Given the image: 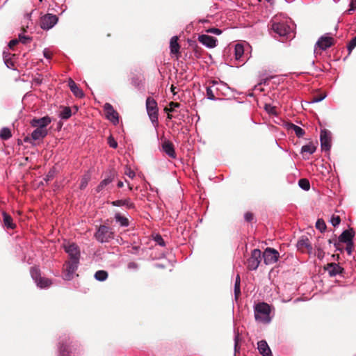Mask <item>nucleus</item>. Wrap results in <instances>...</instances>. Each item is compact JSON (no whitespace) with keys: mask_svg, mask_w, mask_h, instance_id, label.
<instances>
[{"mask_svg":"<svg viewBox=\"0 0 356 356\" xmlns=\"http://www.w3.org/2000/svg\"><path fill=\"white\" fill-rule=\"evenodd\" d=\"M180 106V104L177 102H171L169 104V108H165V111L168 113L173 112L175 108H179Z\"/></svg>","mask_w":356,"mask_h":356,"instance_id":"nucleus-41","label":"nucleus"},{"mask_svg":"<svg viewBox=\"0 0 356 356\" xmlns=\"http://www.w3.org/2000/svg\"><path fill=\"white\" fill-rule=\"evenodd\" d=\"M208 33H213V34H216V35H220L222 33V31L219 29H217V28H211V29H209L208 31H207Z\"/></svg>","mask_w":356,"mask_h":356,"instance_id":"nucleus-54","label":"nucleus"},{"mask_svg":"<svg viewBox=\"0 0 356 356\" xmlns=\"http://www.w3.org/2000/svg\"><path fill=\"white\" fill-rule=\"evenodd\" d=\"M316 151V147L312 144L309 143L305 145H303L301 148L302 153H308L309 154H312Z\"/></svg>","mask_w":356,"mask_h":356,"instance_id":"nucleus-35","label":"nucleus"},{"mask_svg":"<svg viewBox=\"0 0 356 356\" xmlns=\"http://www.w3.org/2000/svg\"><path fill=\"white\" fill-rule=\"evenodd\" d=\"M146 110L152 123L157 127L159 124V110L156 102L151 97L146 99Z\"/></svg>","mask_w":356,"mask_h":356,"instance_id":"nucleus-4","label":"nucleus"},{"mask_svg":"<svg viewBox=\"0 0 356 356\" xmlns=\"http://www.w3.org/2000/svg\"><path fill=\"white\" fill-rule=\"evenodd\" d=\"M162 149L170 158L175 159L176 157L174 145L169 140H165L163 143Z\"/></svg>","mask_w":356,"mask_h":356,"instance_id":"nucleus-21","label":"nucleus"},{"mask_svg":"<svg viewBox=\"0 0 356 356\" xmlns=\"http://www.w3.org/2000/svg\"><path fill=\"white\" fill-rule=\"evenodd\" d=\"M325 270L328 273L330 277H335L343 273V268H341L339 264L330 263L325 267Z\"/></svg>","mask_w":356,"mask_h":356,"instance_id":"nucleus-15","label":"nucleus"},{"mask_svg":"<svg viewBox=\"0 0 356 356\" xmlns=\"http://www.w3.org/2000/svg\"><path fill=\"white\" fill-rule=\"evenodd\" d=\"M128 268L129 269H136L138 268V265L135 262H130L128 264Z\"/></svg>","mask_w":356,"mask_h":356,"instance_id":"nucleus-60","label":"nucleus"},{"mask_svg":"<svg viewBox=\"0 0 356 356\" xmlns=\"http://www.w3.org/2000/svg\"><path fill=\"white\" fill-rule=\"evenodd\" d=\"M175 90H176V87H175V86H174L173 85H172V86H171V87H170V90H171V92H172L173 95H176V91H175Z\"/></svg>","mask_w":356,"mask_h":356,"instance_id":"nucleus-62","label":"nucleus"},{"mask_svg":"<svg viewBox=\"0 0 356 356\" xmlns=\"http://www.w3.org/2000/svg\"><path fill=\"white\" fill-rule=\"evenodd\" d=\"M154 240L160 246L163 247V246L165 245V241H164V240L163 239L162 236L160 234H156L154 236Z\"/></svg>","mask_w":356,"mask_h":356,"instance_id":"nucleus-43","label":"nucleus"},{"mask_svg":"<svg viewBox=\"0 0 356 356\" xmlns=\"http://www.w3.org/2000/svg\"><path fill=\"white\" fill-rule=\"evenodd\" d=\"M261 256L266 265H271L276 263L279 259L280 253L274 248H267Z\"/></svg>","mask_w":356,"mask_h":356,"instance_id":"nucleus-8","label":"nucleus"},{"mask_svg":"<svg viewBox=\"0 0 356 356\" xmlns=\"http://www.w3.org/2000/svg\"><path fill=\"white\" fill-rule=\"evenodd\" d=\"M316 228L318 229L321 232H323L325 231L327 226L325 222L323 219H318L316 222Z\"/></svg>","mask_w":356,"mask_h":356,"instance_id":"nucleus-40","label":"nucleus"},{"mask_svg":"<svg viewBox=\"0 0 356 356\" xmlns=\"http://www.w3.org/2000/svg\"><path fill=\"white\" fill-rule=\"evenodd\" d=\"M12 136L11 131L8 127H3L0 130V138L3 140H8Z\"/></svg>","mask_w":356,"mask_h":356,"instance_id":"nucleus-34","label":"nucleus"},{"mask_svg":"<svg viewBox=\"0 0 356 356\" xmlns=\"http://www.w3.org/2000/svg\"><path fill=\"white\" fill-rule=\"evenodd\" d=\"M355 236V232L353 229L344 230L339 237V241L341 243H348L353 241Z\"/></svg>","mask_w":356,"mask_h":356,"instance_id":"nucleus-20","label":"nucleus"},{"mask_svg":"<svg viewBox=\"0 0 356 356\" xmlns=\"http://www.w3.org/2000/svg\"><path fill=\"white\" fill-rule=\"evenodd\" d=\"M3 220L4 225L8 229H15L16 225L13 222V218L7 214L6 213H3Z\"/></svg>","mask_w":356,"mask_h":356,"instance_id":"nucleus-28","label":"nucleus"},{"mask_svg":"<svg viewBox=\"0 0 356 356\" xmlns=\"http://www.w3.org/2000/svg\"><path fill=\"white\" fill-rule=\"evenodd\" d=\"M43 55L44 56L47 58V59H50L51 58V52L49 49H44V51H43Z\"/></svg>","mask_w":356,"mask_h":356,"instance_id":"nucleus-58","label":"nucleus"},{"mask_svg":"<svg viewBox=\"0 0 356 356\" xmlns=\"http://www.w3.org/2000/svg\"><path fill=\"white\" fill-rule=\"evenodd\" d=\"M207 97L210 100H216L215 97V88L212 87V84L207 87L206 89Z\"/></svg>","mask_w":356,"mask_h":356,"instance_id":"nucleus-37","label":"nucleus"},{"mask_svg":"<svg viewBox=\"0 0 356 356\" xmlns=\"http://www.w3.org/2000/svg\"><path fill=\"white\" fill-rule=\"evenodd\" d=\"M108 144L111 147L114 149L117 148L118 147V143L112 136H110L108 138Z\"/></svg>","mask_w":356,"mask_h":356,"instance_id":"nucleus-46","label":"nucleus"},{"mask_svg":"<svg viewBox=\"0 0 356 356\" xmlns=\"http://www.w3.org/2000/svg\"><path fill=\"white\" fill-rule=\"evenodd\" d=\"M48 134L47 129H41L36 128L31 133V138L33 140H41L45 138Z\"/></svg>","mask_w":356,"mask_h":356,"instance_id":"nucleus-24","label":"nucleus"},{"mask_svg":"<svg viewBox=\"0 0 356 356\" xmlns=\"http://www.w3.org/2000/svg\"><path fill=\"white\" fill-rule=\"evenodd\" d=\"M326 97V95L314 97L312 101V103L320 102Z\"/></svg>","mask_w":356,"mask_h":356,"instance_id":"nucleus-53","label":"nucleus"},{"mask_svg":"<svg viewBox=\"0 0 356 356\" xmlns=\"http://www.w3.org/2000/svg\"><path fill=\"white\" fill-rule=\"evenodd\" d=\"M114 237L115 234L113 229L104 225L99 226L94 234V238L100 243H108Z\"/></svg>","mask_w":356,"mask_h":356,"instance_id":"nucleus-3","label":"nucleus"},{"mask_svg":"<svg viewBox=\"0 0 356 356\" xmlns=\"http://www.w3.org/2000/svg\"><path fill=\"white\" fill-rule=\"evenodd\" d=\"M19 40L23 44H27L28 42L31 41V38L27 35H24L22 34L19 35Z\"/></svg>","mask_w":356,"mask_h":356,"instance_id":"nucleus-47","label":"nucleus"},{"mask_svg":"<svg viewBox=\"0 0 356 356\" xmlns=\"http://www.w3.org/2000/svg\"><path fill=\"white\" fill-rule=\"evenodd\" d=\"M238 283L240 284L241 283V279H240V275L238 274L236 277V280H235V283Z\"/></svg>","mask_w":356,"mask_h":356,"instance_id":"nucleus-63","label":"nucleus"},{"mask_svg":"<svg viewBox=\"0 0 356 356\" xmlns=\"http://www.w3.org/2000/svg\"><path fill=\"white\" fill-rule=\"evenodd\" d=\"M67 339L68 337L65 335L60 338V341L58 343L60 356H70L68 345L67 344Z\"/></svg>","mask_w":356,"mask_h":356,"instance_id":"nucleus-17","label":"nucleus"},{"mask_svg":"<svg viewBox=\"0 0 356 356\" xmlns=\"http://www.w3.org/2000/svg\"><path fill=\"white\" fill-rule=\"evenodd\" d=\"M330 222L333 227H337L340 224L341 218L339 216L332 215L330 220Z\"/></svg>","mask_w":356,"mask_h":356,"instance_id":"nucleus-42","label":"nucleus"},{"mask_svg":"<svg viewBox=\"0 0 356 356\" xmlns=\"http://www.w3.org/2000/svg\"><path fill=\"white\" fill-rule=\"evenodd\" d=\"M211 84H212V87L215 88V91L217 95H219V92H221L223 95L226 94V90H228L230 89V88L228 86V85L222 81H212L211 82Z\"/></svg>","mask_w":356,"mask_h":356,"instance_id":"nucleus-18","label":"nucleus"},{"mask_svg":"<svg viewBox=\"0 0 356 356\" xmlns=\"http://www.w3.org/2000/svg\"><path fill=\"white\" fill-rule=\"evenodd\" d=\"M65 251L68 254L70 259L80 260V250L76 244L74 243H68L64 245Z\"/></svg>","mask_w":356,"mask_h":356,"instance_id":"nucleus-12","label":"nucleus"},{"mask_svg":"<svg viewBox=\"0 0 356 356\" xmlns=\"http://www.w3.org/2000/svg\"><path fill=\"white\" fill-rule=\"evenodd\" d=\"M51 119L49 116H44L40 118H33L31 121V125L41 129H47V127L51 123Z\"/></svg>","mask_w":356,"mask_h":356,"instance_id":"nucleus-13","label":"nucleus"},{"mask_svg":"<svg viewBox=\"0 0 356 356\" xmlns=\"http://www.w3.org/2000/svg\"><path fill=\"white\" fill-rule=\"evenodd\" d=\"M288 127L289 129H292L294 131L296 136H298V138L302 137L305 134L303 129H302L300 127L296 125L293 123L289 124Z\"/></svg>","mask_w":356,"mask_h":356,"instance_id":"nucleus-29","label":"nucleus"},{"mask_svg":"<svg viewBox=\"0 0 356 356\" xmlns=\"http://www.w3.org/2000/svg\"><path fill=\"white\" fill-rule=\"evenodd\" d=\"M89 177L88 176H84L82 177L80 183V189L83 190L87 186L88 181H89Z\"/></svg>","mask_w":356,"mask_h":356,"instance_id":"nucleus-45","label":"nucleus"},{"mask_svg":"<svg viewBox=\"0 0 356 356\" xmlns=\"http://www.w3.org/2000/svg\"><path fill=\"white\" fill-rule=\"evenodd\" d=\"M68 86L70 88L71 92L75 97L78 98L83 97L84 93L83 90L78 87L76 83L72 79H69Z\"/></svg>","mask_w":356,"mask_h":356,"instance_id":"nucleus-22","label":"nucleus"},{"mask_svg":"<svg viewBox=\"0 0 356 356\" xmlns=\"http://www.w3.org/2000/svg\"><path fill=\"white\" fill-rule=\"evenodd\" d=\"M58 17L54 14L47 13L40 17V27L43 30H49L58 22Z\"/></svg>","mask_w":356,"mask_h":356,"instance_id":"nucleus-7","label":"nucleus"},{"mask_svg":"<svg viewBox=\"0 0 356 356\" xmlns=\"http://www.w3.org/2000/svg\"><path fill=\"white\" fill-rule=\"evenodd\" d=\"M346 250L348 253V255H350L353 252V247H354V245H353V241L350 242V243H346Z\"/></svg>","mask_w":356,"mask_h":356,"instance_id":"nucleus-52","label":"nucleus"},{"mask_svg":"<svg viewBox=\"0 0 356 356\" xmlns=\"http://www.w3.org/2000/svg\"><path fill=\"white\" fill-rule=\"evenodd\" d=\"M114 219L121 227H127L129 225L128 218L125 216H122L120 213H116L115 214Z\"/></svg>","mask_w":356,"mask_h":356,"instance_id":"nucleus-27","label":"nucleus"},{"mask_svg":"<svg viewBox=\"0 0 356 356\" xmlns=\"http://www.w3.org/2000/svg\"><path fill=\"white\" fill-rule=\"evenodd\" d=\"M180 46L178 43V37L173 36L171 38L170 41V49L172 54H178L179 51Z\"/></svg>","mask_w":356,"mask_h":356,"instance_id":"nucleus-26","label":"nucleus"},{"mask_svg":"<svg viewBox=\"0 0 356 356\" xmlns=\"http://www.w3.org/2000/svg\"><path fill=\"white\" fill-rule=\"evenodd\" d=\"M356 9V0H351L350 3V8L347 10L348 14H351L352 12Z\"/></svg>","mask_w":356,"mask_h":356,"instance_id":"nucleus-50","label":"nucleus"},{"mask_svg":"<svg viewBox=\"0 0 356 356\" xmlns=\"http://www.w3.org/2000/svg\"><path fill=\"white\" fill-rule=\"evenodd\" d=\"M244 218L247 222H251L253 220V215L250 212H246L244 215Z\"/></svg>","mask_w":356,"mask_h":356,"instance_id":"nucleus-55","label":"nucleus"},{"mask_svg":"<svg viewBox=\"0 0 356 356\" xmlns=\"http://www.w3.org/2000/svg\"><path fill=\"white\" fill-rule=\"evenodd\" d=\"M95 278L100 282H104L108 278V273L106 270H97L94 275Z\"/></svg>","mask_w":356,"mask_h":356,"instance_id":"nucleus-32","label":"nucleus"},{"mask_svg":"<svg viewBox=\"0 0 356 356\" xmlns=\"http://www.w3.org/2000/svg\"><path fill=\"white\" fill-rule=\"evenodd\" d=\"M104 110L106 112V118L113 124H118L119 122V115L113 106L109 103H106L104 105Z\"/></svg>","mask_w":356,"mask_h":356,"instance_id":"nucleus-11","label":"nucleus"},{"mask_svg":"<svg viewBox=\"0 0 356 356\" xmlns=\"http://www.w3.org/2000/svg\"><path fill=\"white\" fill-rule=\"evenodd\" d=\"M18 42L19 40L17 39L11 40L8 43L9 48L13 49Z\"/></svg>","mask_w":356,"mask_h":356,"instance_id":"nucleus-57","label":"nucleus"},{"mask_svg":"<svg viewBox=\"0 0 356 356\" xmlns=\"http://www.w3.org/2000/svg\"><path fill=\"white\" fill-rule=\"evenodd\" d=\"M244 54V47L241 44H236L234 47L236 60H240Z\"/></svg>","mask_w":356,"mask_h":356,"instance_id":"nucleus-31","label":"nucleus"},{"mask_svg":"<svg viewBox=\"0 0 356 356\" xmlns=\"http://www.w3.org/2000/svg\"><path fill=\"white\" fill-rule=\"evenodd\" d=\"M254 314L255 321L264 324L270 323L272 318L270 317V307L266 302H259L254 307Z\"/></svg>","mask_w":356,"mask_h":356,"instance_id":"nucleus-2","label":"nucleus"},{"mask_svg":"<svg viewBox=\"0 0 356 356\" xmlns=\"http://www.w3.org/2000/svg\"><path fill=\"white\" fill-rule=\"evenodd\" d=\"M124 174L131 179H134L136 176L135 172L128 167L126 168Z\"/></svg>","mask_w":356,"mask_h":356,"instance_id":"nucleus-49","label":"nucleus"},{"mask_svg":"<svg viewBox=\"0 0 356 356\" xmlns=\"http://www.w3.org/2000/svg\"><path fill=\"white\" fill-rule=\"evenodd\" d=\"M261 261V251L259 249H254L251 252L250 258L247 260V267L250 270H255L259 267Z\"/></svg>","mask_w":356,"mask_h":356,"instance_id":"nucleus-6","label":"nucleus"},{"mask_svg":"<svg viewBox=\"0 0 356 356\" xmlns=\"http://www.w3.org/2000/svg\"><path fill=\"white\" fill-rule=\"evenodd\" d=\"M321 36L316 43L314 54H318V50H325L333 44V38L327 35Z\"/></svg>","mask_w":356,"mask_h":356,"instance_id":"nucleus-9","label":"nucleus"},{"mask_svg":"<svg viewBox=\"0 0 356 356\" xmlns=\"http://www.w3.org/2000/svg\"><path fill=\"white\" fill-rule=\"evenodd\" d=\"M72 115V111L70 107H65L60 112L59 116L63 120H67Z\"/></svg>","mask_w":356,"mask_h":356,"instance_id":"nucleus-36","label":"nucleus"},{"mask_svg":"<svg viewBox=\"0 0 356 356\" xmlns=\"http://www.w3.org/2000/svg\"><path fill=\"white\" fill-rule=\"evenodd\" d=\"M238 340H239V335H238V333H237L234 336V356H236V353L239 351Z\"/></svg>","mask_w":356,"mask_h":356,"instance_id":"nucleus-48","label":"nucleus"},{"mask_svg":"<svg viewBox=\"0 0 356 356\" xmlns=\"http://www.w3.org/2000/svg\"><path fill=\"white\" fill-rule=\"evenodd\" d=\"M79 264V259H70L66 262L63 275L64 280L70 281L73 279L74 275L78 269Z\"/></svg>","mask_w":356,"mask_h":356,"instance_id":"nucleus-5","label":"nucleus"},{"mask_svg":"<svg viewBox=\"0 0 356 356\" xmlns=\"http://www.w3.org/2000/svg\"><path fill=\"white\" fill-rule=\"evenodd\" d=\"M131 83L136 88H138L140 86V82L137 79L135 78L132 79Z\"/></svg>","mask_w":356,"mask_h":356,"instance_id":"nucleus-61","label":"nucleus"},{"mask_svg":"<svg viewBox=\"0 0 356 356\" xmlns=\"http://www.w3.org/2000/svg\"><path fill=\"white\" fill-rule=\"evenodd\" d=\"M3 60L5 65L8 67L11 68L14 66V63L10 58V54L6 53L5 51L3 52Z\"/></svg>","mask_w":356,"mask_h":356,"instance_id":"nucleus-38","label":"nucleus"},{"mask_svg":"<svg viewBox=\"0 0 356 356\" xmlns=\"http://www.w3.org/2000/svg\"><path fill=\"white\" fill-rule=\"evenodd\" d=\"M257 348L262 356H273L271 350L265 340H261L257 343Z\"/></svg>","mask_w":356,"mask_h":356,"instance_id":"nucleus-19","label":"nucleus"},{"mask_svg":"<svg viewBox=\"0 0 356 356\" xmlns=\"http://www.w3.org/2000/svg\"><path fill=\"white\" fill-rule=\"evenodd\" d=\"M297 248L298 250H303L306 248L309 252L312 250V246L309 243V238L307 236H301L297 242Z\"/></svg>","mask_w":356,"mask_h":356,"instance_id":"nucleus-23","label":"nucleus"},{"mask_svg":"<svg viewBox=\"0 0 356 356\" xmlns=\"http://www.w3.org/2000/svg\"><path fill=\"white\" fill-rule=\"evenodd\" d=\"M35 284L40 289H45L49 287L52 282L51 280L48 278L40 277L38 282Z\"/></svg>","mask_w":356,"mask_h":356,"instance_id":"nucleus-30","label":"nucleus"},{"mask_svg":"<svg viewBox=\"0 0 356 356\" xmlns=\"http://www.w3.org/2000/svg\"><path fill=\"white\" fill-rule=\"evenodd\" d=\"M356 47V35L349 42L347 45V49L349 54Z\"/></svg>","mask_w":356,"mask_h":356,"instance_id":"nucleus-44","label":"nucleus"},{"mask_svg":"<svg viewBox=\"0 0 356 356\" xmlns=\"http://www.w3.org/2000/svg\"><path fill=\"white\" fill-rule=\"evenodd\" d=\"M114 179V175L113 174H110L107 177L104 178L97 186L95 191L97 193H99L104 189L106 186L113 182Z\"/></svg>","mask_w":356,"mask_h":356,"instance_id":"nucleus-25","label":"nucleus"},{"mask_svg":"<svg viewBox=\"0 0 356 356\" xmlns=\"http://www.w3.org/2000/svg\"><path fill=\"white\" fill-rule=\"evenodd\" d=\"M320 141L322 150L329 152L331 148V132L327 129H322L321 131Z\"/></svg>","mask_w":356,"mask_h":356,"instance_id":"nucleus-10","label":"nucleus"},{"mask_svg":"<svg viewBox=\"0 0 356 356\" xmlns=\"http://www.w3.org/2000/svg\"><path fill=\"white\" fill-rule=\"evenodd\" d=\"M265 110L268 113L273 114L275 113V107L272 106L270 104H266L265 106Z\"/></svg>","mask_w":356,"mask_h":356,"instance_id":"nucleus-56","label":"nucleus"},{"mask_svg":"<svg viewBox=\"0 0 356 356\" xmlns=\"http://www.w3.org/2000/svg\"><path fill=\"white\" fill-rule=\"evenodd\" d=\"M298 186L305 191H308L310 188L309 181L306 179H300L298 181Z\"/></svg>","mask_w":356,"mask_h":356,"instance_id":"nucleus-39","label":"nucleus"},{"mask_svg":"<svg viewBox=\"0 0 356 356\" xmlns=\"http://www.w3.org/2000/svg\"><path fill=\"white\" fill-rule=\"evenodd\" d=\"M317 257L318 259H322L324 257V252L322 249L318 248L317 252Z\"/></svg>","mask_w":356,"mask_h":356,"instance_id":"nucleus-59","label":"nucleus"},{"mask_svg":"<svg viewBox=\"0 0 356 356\" xmlns=\"http://www.w3.org/2000/svg\"><path fill=\"white\" fill-rule=\"evenodd\" d=\"M241 293L240 284L234 283V296L235 298L237 299L238 296Z\"/></svg>","mask_w":356,"mask_h":356,"instance_id":"nucleus-51","label":"nucleus"},{"mask_svg":"<svg viewBox=\"0 0 356 356\" xmlns=\"http://www.w3.org/2000/svg\"><path fill=\"white\" fill-rule=\"evenodd\" d=\"M118 188H122L124 186V182L122 181H119L117 184Z\"/></svg>","mask_w":356,"mask_h":356,"instance_id":"nucleus-64","label":"nucleus"},{"mask_svg":"<svg viewBox=\"0 0 356 356\" xmlns=\"http://www.w3.org/2000/svg\"><path fill=\"white\" fill-rule=\"evenodd\" d=\"M271 29L273 32L280 37L292 38L294 36V24L290 19L278 17H274L271 20Z\"/></svg>","mask_w":356,"mask_h":356,"instance_id":"nucleus-1","label":"nucleus"},{"mask_svg":"<svg viewBox=\"0 0 356 356\" xmlns=\"http://www.w3.org/2000/svg\"><path fill=\"white\" fill-rule=\"evenodd\" d=\"M30 274L35 283H37L40 277H42L40 276V270L36 267L31 268Z\"/></svg>","mask_w":356,"mask_h":356,"instance_id":"nucleus-33","label":"nucleus"},{"mask_svg":"<svg viewBox=\"0 0 356 356\" xmlns=\"http://www.w3.org/2000/svg\"><path fill=\"white\" fill-rule=\"evenodd\" d=\"M199 42L208 48H213L217 45V39L213 36L202 34L198 36Z\"/></svg>","mask_w":356,"mask_h":356,"instance_id":"nucleus-14","label":"nucleus"},{"mask_svg":"<svg viewBox=\"0 0 356 356\" xmlns=\"http://www.w3.org/2000/svg\"><path fill=\"white\" fill-rule=\"evenodd\" d=\"M111 204L114 207H125L127 209H134L136 208L135 204L131 201V198L127 197L123 200H118L112 201Z\"/></svg>","mask_w":356,"mask_h":356,"instance_id":"nucleus-16","label":"nucleus"}]
</instances>
